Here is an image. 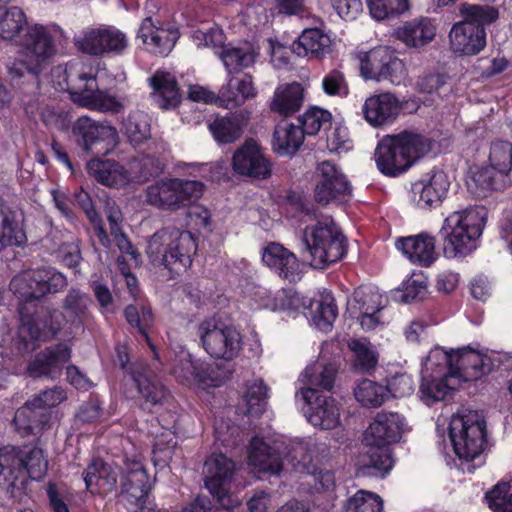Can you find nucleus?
Masks as SVG:
<instances>
[{
    "instance_id": "1",
    "label": "nucleus",
    "mask_w": 512,
    "mask_h": 512,
    "mask_svg": "<svg viewBox=\"0 0 512 512\" xmlns=\"http://www.w3.org/2000/svg\"><path fill=\"white\" fill-rule=\"evenodd\" d=\"M315 446L311 438L281 439L270 445L263 438L254 437L247 449V462L255 472L269 475L310 473Z\"/></svg>"
},
{
    "instance_id": "2",
    "label": "nucleus",
    "mask_w": 512,
    "mask_h": 512,
    "mask_svg": "<svg viewBox=\"0 0 512 512\" xmlns=\"http://www.w3.org/2000/svg\"><path fill=\"white\" fill-rule=\"evenodd\" d=\"M406 430L405 418L397 412L377 413L363 434L367 450L357 461L362 476L384 477L394 465L389 446L397 443Z\"/></svg>"
},
{
    "instance_id": "3",
    "label": "nucleus",
    "mask_w": 512,
    "mask_h": 512,
    "mask_svg": "<svg viewBox=\"0 0 512 512\" xmlns=\"http://www.w3.org/2000/svg\"><path fill=\"white\" fill-rule=\"evenodd\" d=\"M89 302L90 299L85 293L71 289L64 300L63 312L53 311L43 320L25 314L21 308L19 337L24 348L35 350L38 342L52 339L61 330L68 335L75 333L87 316Z\"/></svg>"
},
{
    "instance_id": "4",
    "label": "nucleus",
    "mask_w": 512,
    "mask_h": 512,
    "mask_svg": "<svg viewBox=\"0 0 512 512\" xmlns=\"http://www.w3.org/2000/svg\"><path fill=\"white\" fill-rule=\"evenodd\" d=\"M97 69L90 64L73 61L65 68L53 70V78H58L56 88L67 91L77 105L92 110L119 113L124 108L122 100L101 90L97 82Z\"/></svg>"
},
{
    "instance_id": "5",
    "label": "nucleus",
    "mask_w": 512,
    "mask_h": 512,
    "mask_svg": "<svg viewBox=\"0 0 512 512\" xmlns=\"http://www.w3.org/2000/svg\"><path fill=\"white\" fill-rule=\"evenodd\" d=\"M66 35L56 24H31L18 41L15 60L8 65L12 78L22 77L25 72L38 75L50 63L57 52V45Z\"/></svg>"
},
{
    "instance_id": "6",
    "label": "nucleus",
    "mask_w": 512,
    "mask_h": 512,
    "mask_svg": "<svg viewBox=\"0 0 512 512\" xmlns=\"http://www.w3.org/2000/svg\"><path fill=\"white\" fill-rule=\"evenodd\" d=\"M449 437L464 471L472 473L484 464L487 425L481 412L462 410L454 414L449 422Z\"/></svg>"
},
{
    "instance_id": "7",
    "label": "nucleus",
    "mask_w": 512,
    "mask_h": 512,
    "mask_svg": "<svg viewBox=\"0 0 512 512\" xmlns=\"http://www.w3.org/2000/svg\"><path fill=\"white\" fill-rule=\"evenodd\" d=\"M483 208H469L451 212L444 220L438 235L447 259H463L478 247L485 227Z\"/></svg>"
},
{
    "instance_id": "8",
    "label": "nucleus",
    "mask_w": 512,
    "mask_h": 512,
    "mask_svg": "<svg viewBox=\"0 0 512 512\" xmlns=\"http://www.w3.org/2000/svg\"><path fill=\"white\" fill-rule=\"evenodd\" d=\"M431 149L430 138L405 131L384 137L376 148L375 160L383 174L397 176L428 154Z\"/></svg>"
},
{
    "instance_id": "9",
    "label": "nucleus",
    "mask_w": 512,
    "mask_h": 512,
    "mask_svg": "<svg viewBox=\"0 0 512 512\" xmlns=\"http://www.w3.org/2000/svg\"><path fill=\"white\" fill-rule=\"evenodd\" d=\"M463 21L455 23L449 32V46L460 56H474L486 46L484 25L498 18V12L491 6L461 4L459 8Z\"/></svg>"
},
{
    "instance_id": "10",
    "label": "nucleus",
    "mask_w": 512,
    "mask_h": 512,
    "mask_svg": "<svg viewBox=\"0 0 512 512\" xmlns=\"http://www.w3.org/2000/svg\"><path fill=\"white\" fill-rule=\"evenodd\" d=\"M197 251V240L187 230L161 229L148 240L146 253L154 265H162L170 271L187 269Z\"/></svg>"
},
{
    "instance_id": "11",
    "label": "nucleus",
    "mask_w": 512,
    "mask_h": 512,
    "mask_svg": "<svg viewBox=\"0 0 512 512\" xmlns=\"http://www.w3.org/2000/svg\"><path fill=\"white\" fill-rule=\"evenodd\" d=\"M459 372L449 367L447 349L441 346L432 348L422 360L419 396L428 405L445 401L460 383L455 375Z\"/></svg>"
},
{
    "instance_id": "12",
    "label": "nucleus",
    "mask_w": 512,
    "mask_h": 512,
    "mask_svg": "<svg viewBox=\"0 0 512 512\" xmlns=\"http://www.w3.org/2000/svg\"><path fill=\"white\" fill-rule=\"evenodd\" d=\"M303 242L314 268L324 269L346 254V239L332 219H323L305 227Z\"/></svg>"
},
{
    "instance_id": "13",
    "label": "nucleus",
    "mask_w": 512,
    "mask_h": 512,
    "mask_svg": "<svg viewBox=\"0 0 512 512\" xmlns=\"http://www.w3.org/2000/svg\"><path fill=\"white\" fill-rule=\"evenodd\" d=\"M197 335L200 346L213 359L233 361L242 351L241 333L234 326L221 323L215 317L201 321Z\"/></svg>"
},
{
    "instance_id": "14",
    "label": "nucleus",
    "mask_w": 512,
    "mask_h": 512,
    "mask_svg": "<svg viewBox=\"0 0 512 512\" xmlns=\"http://www.w3.org/2000/svg\"><path fill=\"white\" fill-rule=\"evenodd\" d=\"M67 286L66 277L52 267L28 269L16 274L10 282L11 292L23 302L39 300Z\"/></svg>"
},
{
    "instance_id": "15",
    "label": "nucleus",
    "mask_w": 512,
    "mask_h": 512,
    "mask_svg": "<svg viewBox=\"0 0 512 512\" xmlns=\"http://www.w3.org/2000/svg\"><path fill=\"white\" fill-rule=\"evenodd\" d=\"M203 192L200 181L165 178L147 188L146 200L157 208L176 211L199 199Z\"/></svg>"
},
{
    "instance_id": "16",
    "label": "nucleus",
    "mask_w": 512,
    "mask_h": 512,
    "mask_svg": "<svg viewBox=\"0 0 512 512\" xmlns=\"http://www.w3.org/2000/svg\"><path fill=\"white\" fill-rule=\"evenodd\" d=\"M356 57L359 61L361 76L366 80L377 82L387 80L394 85H399L406 78L405 64L386 46L360 51Z\"/></svg>"
},
{
    "instance_id": "17",
    "label": "nucleus",
    "mask_w": 512,
    "mask_h": 512,
    "mask_svg": "<svg viewBox=\"0 0 512 512\" xmlns=\"http://www.w3.org/2000/svg\"><path fill=\"white\" fill-rule=\"evenodd\" d=\"M171 362V373L183 385L206 389L223 383V379L214 373L210 364L193 359L189 351L181 345L173 348Z\"/></svg>"
},
{
    "instance_id": "18",
    "label": "nucleus",
    "mask_w": 512,
    "mask_h": 512,
    "mask_svg": "<svg viewBox=\"0 0 512 512\" xmlns=\"http://www.w3.org/2000/svg\"><path fill=\"white\" fill-rule=\"evenodd\" d=\"M234 469V462L222 453L210 455L204 464L205 486L224 509L235 508L241 503L240 497L229 493Z\"/></svg>"
},
{
    "instance_id": "19",
    "label": "nucleus",
    "mask_w": 512,
    "mask_h": 512,
    "mask_svg": "<svg viewBox=\"0 0 512 512\" xmlns=\"http://www.w3.org/2000/svg\"><path fill=\"white\" fill-rule=\"evenodd\" d=\"M78 51L99 56L105 53H121L127 47L124 33L114 27H87L74 35Z\"/></svg>"
},
{
    "instance_id": "20",
    "label": "nucleus",
    "mask_w": 512,
    "mask_h": 512,
    "mask_svg": "<svg viewBox=\"0 0 512 512\" xmlns=\"http://www.w3.org/2000/svg\"><path fill=\"white\" fill-rule=\"evenodd\" d=\"M449 367L458 370L455 375L459 382L477 379L489 373L494 367V358L488 350L478 349L472 346H464L458 349L447 350Z\"/></svg>"
},
{
    "instance_id": "21",
    "label": "nucleus",
    "mask_w": 512,
    "mask_h": 512,
    "mask_svg": "<svg viewBox=\"0 0 512 512\" xmlns=\"http://www.w3.org/2000/svg\"><path fill=\"white\" fill-rule=\"evenodd\" d=\"M73 133L86 151L109 152L118 142V132L107 122L82 116L73 125Z\"/></svg>"
},
{
    "instance_id": "22",
    "label": "nucleus",
    "mask_w": 512,
    "mask_h": 512,
    "mask_svg": "<svg viewBox=\"0 0 512 512\" xmlns=\"http://www.w3.org/2000/svg\"><path fill=\"white\" fill-rule=\"evenodd\" d=\"M297 395L306 404L304 414L311 425L322 430H332L340 425V410L332 396L311 389L300 390Z\"/></svg>"
},
{
    "instance_id": "23",
    "label": "nucleus",
    "mask_w": 512,
    "mask_h": 512,
    "mask_svg": "<svg viewBox=\"0 0 512 512\" xmlns=\"http://www.w3.org/2000/svg\"><path fill=\"white\" fill-rule=\"evenodd\" d=\"M233 171L241 176L267 179L272 173V163L254 140H246L233 154Z\"/></svg>"
},
{
    "instance_id": "24",
    "label": "nucleus",
    "mask_w": 512,
    "mask_h": 512,
    "mask_svg": "<svg viewBox=\"0 0 512 512\" xmlns=\"http://www.w3.org/2000/svg\"><path fill=\"white\" fill-rule=\"evenodd\" d=\"M450 186L447 174L438 169L422 175L411 185V199L421 209L437 206Z\"/></svg>"
},
{
    "instance_id": "25",
    "label": "nucleus",
    "mask_w": 512,
    "mask_h": 512,
    "mask_svg": "<svg viewBox=\"0 0 512 512\" xmlns=\"http://www.w3.org/2000/svg\"><path fill=\"white\" fill-rule=\"evenodd\" d=\"M318 180L315 188V200L327 205L350 194V185L344 174L331 162L319 164Z\"/></svg>"
},
{
    "instance_id": "26",
    "label": "nucleus",
    "mask_w": 512,
    "mask_h": 512,
    "mask_svg": "<svg viewBox=\"0 0 512 512\" xmlns=\"http://www.w3.org/2000/svg\"><path fill=\"white\" fill-rule=\"evenodd\" d=\"M71 358V349L66 344H57L37 353L29 364L24 363V373L33 378H57Z\"/></svg>"
},
{
    "instance_id": "27",
    "label": "nucleus",
    "mask_w": 512,
    "mask_h": 512,
    "mask_svg": "<svg viewBox=\"0 0 512 512\" xmlns=\"http://www.w3.org/2000/svg\"><path fill=\"white\" fill-rule=\"evenodd\" d=\"M121 492L127 500L140 505L151 489V482L139 456L126 457L122 468Z\"/></svg>"
},
{
    "instance_id": "28",
    "label": "nucleus",
    "mask_w": 512,
    "mask_h": 512,
    "mask_svg": "<svg viewBox=\"0 0 512 512\" xmlns=\"http://www.w3.org/2000/svg\"><path fill=\"white\" fill-rule=\"evenodd\" d=\"M401 110L399 99L390 92L369 96L362 106L365 121L374 128L392 124Z\"/></svg>"
},
{
    "instance_id": "29",
    "label": "nucleus",
    "mask_w": 512,
    "mask_h": 512,
    "mask_svg": "<svg viewBox=\"0 0 512 512\" xmlns=\"http://www.w3.org/2000/svg\"><path fill=\"white\" fill-rule=\"evenodd\" d=\"M138 38L149 52L166 56L174 48L179 31L173 25L157 26L151 17H146L140 25Z\"/></svg>"
},
{
    "instance_id": "30",
    "label": "nucleus",
    "mask_w": 512,
    "mask_h": 512,
    "mask_svg": "<svg viewBox=\"0 0 512 512\" xmlns=\"http://www.w3.org/2000/svg\"><path fill=\"white\" fill-rule=\"evenodd\" d=\"M262 262L283 279L291 282L301 279V263L293 252L280 243L270 242L262 249Z\"/></svg>"
},
{
    "instance_id": "31",
    "label": "nucleus",
    "mask_w": 512,
    "mask_h": 512,
    "mask_svg": "<svg viewBox=\"0 0 512 512\" xmlns=\"http://www.w3.org/2000/svg\"><path fill=\"white\" fill-rule=\"evenodd\" d=\"M395 245L413 264L428 267L437 259L436 237L429 232L399 238Z\"/></svg>"
},
{
    "instance_id": "32",
    "label": "nucleus",
    "mask_w": 512,
    "mask_h": 512,
    "mask_svg": "<svg viewBox=\"0 0 512 512\" xmlns=\"http://www.w3.org/2000/svg\"><path fill=\"white\" fill-rule=\"evenodd\" d=\"M7 454L12 456L10 467L13 468L14 481L25 469L33 480H40L46 474L48 461L43 450L38 447L25 448L17 452L13 447H6Z\"/></svg>"
},
{
    "instance_id": "33",
    "label": "nucleus",
    "mask_w": 512,
    "mask_h": 512,
    "mask_svg": "<svg viewBox=\"0 0 512 512\" xmlns=\"http://www.w3.org/2000/svg\"><path fill=\"white\" fill-rule=\"evenodd\" d=\"M336 373L337 366L334 363L318 359L301 373L298 380L301 386L298 392L311 389L313 392L326 394L334 386Z\"/></svg>"
},
{
    "instance_id": "34",
    "label": "nucleus",
    "mask_w": 512,
    "mask_h": 512,
    "mask_svg": "<svg viewBox=\"0 0 512 512\" xmlns=\"http://www.w3.org/2000/svg\"><path fill=\"white\" fill-rule=\"evenodd\" d=\"M331 36L320 28H307L292 44V51L299 57L320 59L332 51Z\"/></svg>"
},
{
    "instance_id": "35",
    "label": "nucleus",
    "mask_w": 512,
    "mask_h": 512,
    "mask_svg": "<svg viewBox=\"0 0 512 512\" xmlns=\"http://www.w3.org/2000/svg\"><path fill=\"white\" fill-rule=\"evenodd\" d=\"M256 95L257 91L253 85L251 75L245 74L241 77L229 75L226 83L219 90V105L227 109H233L255 98Z\"/></svg>"
},
{
    "instance_id": "36",
    "label": "nucleus",
    "mask_w": 512,
    "mask_h": 512,
    "mask_svg": "<svg viewBox=\"0 0 512 512\" xmlns=\"http://www.w3.org/2000/svg\"><path fill=\"white\" fill-rule=\"evenodd\" d=\"M87 169L98 182L109 187L121 188L133 183L129 167L111 159H92Z\"/></svg>"
},
{
    "instance_id": "37",
    "label": "nucleus",
    "mask_w": 512,
    "mask_h": 512,
    "mask_svg": "<svg viewBox=\"0 0 512 512\" xmlns=\"http://www.w3.org/2000/svg\"><path fill=\"white\" fill-rule=\"evenodd\" d=\"M436 36V26L430 18H418L405 22L396 30V37L406 46L423 47Z\"/></svg>"
},
{
    "instance_id": "38",
    "label": "nucleus",
    "mask_w": 512,
    "mask_h": 512,
    "mask_svg": "<svg viewBox=\"0 0 512 512\" xmlns=\"http://www.w3.org/2000/svg\"><path fill=\"white\" fill-rule=\"evenodd\" d=\"M51 415L40 411L30 400L20 407L14 417L16 431L22 436L37 435L49 424Z\"/></svg>"
},
{
    "instance_id": "39",
    "label": "nucleus",
    "mask_w": 512,
    "mask_h": 512,
    "mask_svg": "<svg viewBox=\"0 0 512 512\" xmlns=\"http://www.w3.org/2000/svg\"><path fill=\"white\" fill-rule=\"evenodd\" d=\"M303 100L304 88L301 84H282L275 89L270 109L282 116H290L300 110Z\"/></svg>"
},
{
    "instance_id": "40",
    "label": "nucleus",
    "mask_w": 512,
    "mask_h": 512,
    "mask_svg": "<svg viewBox=\"0 0 512 512\" xmlns=\"http://www.w3.org/2000/svg\"><path fill=\"white\" fill-rule=\"evenodd\" d=\"M105 213L109 221L111 235L122 253L121 257L118 259L119 265L121 266L123 261H129L137 266L139 263V254L121 230L120 223L123 217L119 207L114 202H107Z\"/></svg>"
},
{
    "instance_id": "41",
    "label": "nucleus",
    "mask_w": 512,
    "mask_h": 512,
    "mask_svg": "<svg viewBox=\"0 0 512 512\" xmlns=\"http://www.w3.org/2000/svg\"><path fill=\"white\" fill-rule=\"evenodd\" d=\"M153 88V100L162 109L177 106L180 100L179 90L174 76L166 71H156L149 79Z\"/></svg>"
},
{
    "instance_id": "42",
    "label": "nucleus",
    "mask_w": 512,
    "mask_h": 512,
    "mask_svg": "<svg viewBox=\"0 0 512 512\" xmlns=\"http://www.w3.org/2000/svg\"><path fill=\"white\" fill-rule=\"evenodd\" d=\"M255 300L260 308L271 311L298 310L305 307L301 296L292 290H278L272 293L267 289L259 288Z\"/></svg>"
},
{
    "instance_id": "43",
    "label": "nucleus",
    "mask_w": 512,
    "mask_h": 512,
    "mask_svg": "<svg viewBox=\"0 0 512 512\" xmlns=\"http://www.w3.org/2000/svg\"><path fill=\"white\" fill-rule=\"evenodd\" d=\"M118 471L100 460L94 461L87 468L84 476L86 488L92 493H107L114 489L117 483Z\"/></svg>"
},
{
    "instance_id": "44",
    "label": "nucleus",
    "mask_w": 512,
    "mask_h": 512,
    "mask_svg": "<svg viewBox=\"0 0 512 512\" xmlns=\"http://www.w3.org/2000/svg\"><path fill=\"white\" fill-rule=\"evenodd\" d=\"M31 351L24 348L19 333L14 341V349L0 347V387L3 386L7 375L24 374V357Z\"/></svg>"
},
{
    "instance_id": "45",
    "label": "nucleus",
    "mask_w": 512,
    "mask_h": 512,
    "mask_svg": "<svg viewBox=\"0 0 512 512\" xmlns=\"http://www.w3.org/2000/svg\"><path fill=\"white\" fill-rule=\"evenodd\" d=\"M310 310V322L312 325L320 331H329L337 317V309L332 295L330 293H323L320 299L311 302Z\"/></svg>"
},
{
    "instance_id": "46",
    "label": "nucleus",
    "mask_w": 512,
    "mask_h": 512,
    "mask_svg": "<svg viewBox=\"0 0 512 512\" xmlns=\"http://www.w3.org/2000/svg\"><path fill=\"white\" fill-rule=\"evenodd\" d=\"M304 140L301 127L291 123H281L274 131V149L283 155L292 154L298 150Z\"/></svg>"
},
{
    "instance_id": "47",
    "label": "nucleus",
    "mask_w": 512,
    "mask_h": 512,
    "mask_svg": "<svg viewBox=\"0 0 512 512\" xmlns=\"http://www.w3.org/2000/svg\"><path fill=\"white\" fill-rule=\"evenodd\" d=\"M354 396L362 406L375 408L389 398V389L382 383L363 379L355 387Z\"/></svg>"
},
{
    "instance_id": "48",
    "label": "nucleus",
    "mask_w": 512,
    "mask_h": 512,
    "mask_svg": "<svg viewBox=\"0 0 512 512\" xmlns=\"http://www.w3.org/2000/svg\"><path fill=\"white\" fill-rule=\"evenodd\" d=\"M385 305L383 295L374 287H361L348 301V310L351 314L363 311H380Z\"/></svg>"
},
{
    "instance_id": "49",
    "label": "nucleus",
    "mask_w": 512,
    "mask_h": 512,
    "mask_svg": "<svg viewBox=\"0 0 512 512\" xmlns=\"http://www.w3.org/2000/svg\"><path fill=\"white\" fill-rule=\"evenodd\" d=\"M219 57L222 60L228 74L238 72L251 66L255 62L256 54L249 46L222 48Z\"/></svg>"
},
{
    "instance_id": "50",
    "label": "nucleus",
    "mask_w": 512,
    "mask_h": 512,
    "mask_svg": "<svg viewBox=\"0 0 512 512\" xmlns=\"http://www.w3.org/2000/svg\"><path fill=\"white\" fill-rule=\"evenodd\" d=\"M214 139L221 144L236 141L243 132L242 124L237 117H217L208 125Z\"/></svg>"
},
{
    "instance_id": "51",
    "label": "nucleus",
    "mask_w": 512,
    "mask_h": 512,
    "mask_svg": "<svg viewBox=\"0 0 512 512\" xmlns=\"http://www.w3.org/2000/svg\"><path fill=\"white\" fill-rule=\"evenodd\" d=\"M129 170L133 183L147 181L150 177L157 176L164 169V163L151 155H140L129 163Z\"/></svg>"
},
{
    "instance_id": "52",
    "label": "nucleus",
    "mask_w": 512,
    "mask_h": 512,
    "mask_svg": "<svg viewBox=\"0 0 512 512\" xmlns=\"http://www.w3.org/2000/svg\"><path fill=\"white\" fill-rule=\"evenodd\" d=\"M348 346L353 353V365L357 370L368 371L376 366L378 353L366 338L351 339Z\"/></svg>"
},
{
    "instance_id": "53",
    "label": "nucleus",
    "mask_w": 512,
    "mask_h": 512,
    "mask_svg": "<svg viewBox=\"0 0 512 512\" xmlns=\"http://www.w3.org/2000/svg\"><path fill=\"white\" fill-rule=\"evenodd\" d=\"M267 387L261 379H253L245 385L242 395L246 406L245 413L259 415L266 408Z\"/></svg>"
},
{
    "instance_id": "54",
    "label": "nucleus",
    "mask_w": 512,
    "mask_h": 512,
    "mask_svg": "<svg viewBox=\"0 0 512 512\" xmlns=\"http://www.w3.org/2000/svg\"><path fill=\"white\" fill-rule=\"evenodd\" d=\"M123 132L133 145L143 143L150 137L148 115L141 111L130 113L123 123Z\"/></svg>"
},
{
    "instance_id": "55",
    "label": "nucleus",
    "mask_w": 512,
    "mask_h": 512,
    "mask_svg": "<svg viewBox=\"0 0 512 512\" xmlns=\"http://www.w3.org/2000/svg\"><path fill=\"white\" fill-rule=\"evenodd\" d=\"M383 501L375 493L360 490L348 498L344 504L345 512H382Z\"/></svg>"
},
{
    "instance_id": "56",
    "label": "nucleus",
    "mask_w": 512,
    "mask_h": 512,
    "mask_svg": "<svg viewBox=\"0 0 512 512\" xmlns=\"http://www.w3.org/2000/svg\"><path fill=\"white\" fill-rule=\"evenodd\" d=\"M369 13L381 21L402 14L409 9V0H367Z\"/></svg>"
},
{
    "instance_id": "57",
    "label": "nucleus",
    "mask_w": 512,
    "mask_h": 512,
    "mask_svg": "<svg viewBox=\"0 0 512 512\" xmlns=\"http://www.w3.org/2000/svg\"><path fill=\"white\" fill-rule=\"evenodd\" d=\"M485 501L493 512H512V490L507 483H498L485 494Z\"/></svg>"
},
{
    "instance_id": "58",
    "label": "nucleus",
    "mask_w": 512,
    "mask_h": 512,
    "mask_svg": "<svg viewBox=\"0 0 512 512\" xmlns=\"http://www.w3.org/2000/svg\"><path fill=\"white\" fill-rule=\"evenodd\" d=\"M426 292L427 281L422 273H413L397 291L399 300L405 303L422 298Z\"/></svg>"
},
{
    "instance_id": "59",
    "label": "nucleus",
    "mask_w": 512,
    "mask_h": 512,
    "mask_svg": "<svg viewBox=\"0 0 512 512\" xmlns=\"http://www.w3.org/2000/svg\"><path fill=\"white\" fill-rule=\"evenodd\" d=\"M491 166L502 174H508L512 168V145L506 141L493 142L490 148Z\"/></svg>"
},
{
    "instance_id": "60",
    "label": "nucleus",
    "mask_w": 512,
    "mask_h": 512,
    "mask_svg": "<svg viewBox=\"0 0 512 512\" xmlns=\"http://www.w3.org/2000/svg\"><path fill=\"white\" fill-rule=\"evenodd\" d=\"M76 200L81 206V208L85 211L91 223L93 224L95 235L98 239V242L103 247L108 248L110 246V238L101 223V218L94 210L89 195L84 191H80L76 195Z\"/></svg>"
},
{
    "instance_id": "61",
    "label": "nucleus",
    "mask_w": 512,
    "mask_h": 512,
    "mask_svg": "<svg viewBox=\"0 0 512 512\" xmlns=\"http://www.w3.org/2000/svg\"><path fill=\"white\" fill-rule=\"evenodd\" d=\"M191 39L197 47L222 49L225 35L220 27L213 25L209 28L194 30L191 34Z\"/></svg>"
},
{
    "instance_id": "62",
    "label": "nucleus",
    "mask_w": 512,
    "mask_h": 512,
    "mask_svg": "<svg viewBox=\"0 0 512 512\" xmlns=\"http://www.w3.org/2000/svg\"><path fill=\"white\" fill-rule=\"evenodd\" d=\"M331 114L324 109L313 107L300 118L302 131L307 135H316L320 129L330 122Z\"/></svg>"
},
{
    "instance_id": "63",
    "label": "nucleus",
    "mask_w": 512,
    "mask_h": 512,
    "mask_svg": "<svg viewBox=\"0 0 512 512\" xmlns=\"http://www.w3.org/2000/svg\"><path fill=\"white\" fill-rule=\"evenodd\" d=\"M139 393L145 398L147 402L153 405L159 404L167 397L166 389L158 382L151 381L146 376H134Z\"/></svg>"
},
{
    "instance_id": "64",
    "label": "nucleus",
    "mask_w": 512,
    "mask_h": 512,
    "mask_svg": "<svg viewBox=\"0 0 512 512\" xmlns=\"http://www.w3.org/2000/svg\"><path fill=\"white\" fill-rule=\"evenodd\" d=\"M322 89L329 96L346 97L349 93L345 76L338 69L332 70L324 76L322 79Z\"/></svg>"
}]
</instances>
